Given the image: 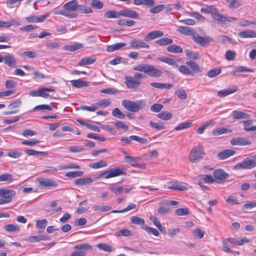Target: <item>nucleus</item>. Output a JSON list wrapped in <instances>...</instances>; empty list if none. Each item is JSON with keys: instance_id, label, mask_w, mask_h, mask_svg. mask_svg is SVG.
<instances>
[{"instance_id": "obj_31", "label": "nucleus", "mask_w": 256, "mask_h": 256, "mask_svg": "<svg viewBox=\"0 0 256 256\" xmlns=\"http://www.w3.org/2000/svg\"><path fill=\"white\" fill-rule=\"evenodd\" d=\"M93 182V180L90 178H82L75 180L74 184L76 185L83 186L90 184Z\"/></svg>"}, {"instance_id": "obj_36", "label": "nucleus", "mask_w": 256, "mask_h": 256, "mask_svg": "<svg viewBox=\"0 0 256 256\" xmlns=\"http://www.w3.org/2000/svg\"><path fill=\"white\" fill-rule=\"evenodd\" d=\"M82 46L81 44L76 43L74 44L64 46V48L66 50L74 52L82 48Z\"/></svg>"}, {"instance_id": "obj_32", "label": "nucleus", "mask_w": 256, "mask_h": 256, "mask_svg": "<svg viewBox=\"0 0 256 256\" xmlns=\"http://www.w3.org/2000/svg\"><path fill=\"white\" fill-rule=\"evenodd\" d=\"M214 176L216 179L223 180L228 177V174L222 170H216L214 172Z\"/></svg>"}, {"instance_id": "obj_7", "label": "nucleus", "mask_w": 256, "mask_h": 256, "mask_svg": "<svg viewBox=\"0 0 256 256\" xmlns=\"http://www.w3.org/2000/svg\"><path fill=\"white\" fill-rule=\"evenodd\" d=\"M124 173L122 168L120 167H114L99 174L96 176V178L100 179L104 177L106 179H108L122 175Z\"/></svg>"}, {"instance_id": "obj_26", "label": "nucleus", "mask_w": 256, "mask_h": 256, "mask_svg": "<svg viewBox=\"0 0 256 256\" xmlns=\"http://www.w3.org/2000/svg\"><path fill=\"white\" fill-rule=\"evenodd\" d=\"M126 44L124 42L117 43L112 45H110L107 46L106 48V51L108 52H112L114 51L121 49L122 48L126 46Z\"/></svg>"}, {"instance_id": "obj_19", "label": "nucleus", "mask_w": 256, "mask_h": 256, "mask_svg": "<svg viewBox=\"0 0 256 256\" xmlns=\"http://www.w3.org/2000/svg\"><path fill=\"white\" fill-rule=\"evenodd\" d=\"M130 46L134 48H149L150 46L141 40H132L130 42Z\"/></svg>"}, {"instance_id": "obj_54", "label": "nucleus", "mask_w": 256, "mask_h": 256, "mask_svg": "<svg viewBox=\"0 0 256 256\" xmlns=\"http://www.w3.org/2000/svg\"><path fill=\"white\" fill-rule=\"evenodd\" d=\"M116 234L118 236H129L131 234V232L128 229H120L116 232Z\"/></svg>"}, {"instance_id": "obj_48", "label": "nucleus", "mask_w": 256, "mask_h": 256, "mask_svg": "<svg viewBox=\"0 0 256 256\" xmlns=\"http://www.w3.org/2000/svg\"><path fill=\"white\" fill-rule=\"evenodd\" d=\"M106 166V162L103 160H101L91 164H90V167L94 169L103 168Z\"/></svg>"}, {"instance_id": "obj_22", "label": "nucleus", "mask_w": 256, "mask_h": 256, "mask_svg": "<svg viewBox=\"0 0 256 256\" xmlns=\"http://www.w3.org/2000/svg\"><path fill=\"white\" fill-rule=\"evenodd\" d=\"M238 90V88L235 86L228 88L222 90H219L218 92V96L219 97H224L230 94H232Z\"/></svg>"}, {"instance_id": "obj_11", "label": "nucleus", "mask_w": 256, "mask_h": 256, "mask_svg": "<svg viewBox=\"0 0 256 256\" xmlns=\"http://www.w3.org/2000/svg\"><path fill=\"white\" fill-rule=\"evenodd\" d=\"M124 84L126 87L130 89H136L140 84V82L134 78L130 76H124Z\"/></svg>"}, {"instance_id": "obj_15", "label": "nucleus", "mask_w": 256, "mask_h": 256, "mask_svg": "<svg viewBox=\"0 0 256 256\" xmlns=\"http://www.w3.org/2000/svg\"><path fill=\"white\" fill-rule=\"evenodd\" d=\"M162 32L160 30H154L150 32L144 37L145 42H150L158 38H161L164 36Z\"/></svg>"}, {"instance_id": "obj_27", "label": "nucleus", "mask_w": 256, "mask_h": 256, "mask_svg": "<svg viewBox=\"0 0 256 256\" xmlns=\"http://www.w3.org/2000/svg\"><path fill=\"white\" fill-rule=\"evenodd\" d=\"M72 85L76 88H82L88 86V82L80 80H74L70 81Z\"/></svg>"}, {"instance_id": "obj_1", "label": "nucleus", "mask_w": 256, "mask_h": 256, "mask_svg": "<svg viewBox=\"0 0 256 256\" xmlns=\"http://www.w3.org/2000/svg\"><path fill=\"white\" fill-rule=\"evenodd\" d=\"M78 7V2L76 0H72L64 4L63 10H60L54 12L55 14H60L70 18H76L78 14L76 13Z\"/></svg>"}, {"instance_id": "obj_14", "label": "nucleus", "mask_w": 256, "mask_h": 256, "mask_svg": "<svg viewBox=\"0 0 256 256\" xmlns=\"http://www.w3.org/2000/svg\"><path fill=\"white\" fill-rule=\"evenodd\" d=\"M55 90L52 88H39V96L42 97L44 98L54 99L55 97L50 96L47 92H52Z\"/></svg>"}, {"instance_id": "obj_30", "label": "nucleus", "mask_w": 256, "mask_h": 256, "mask_svg": "<svg viewBox=\"0 0 256 256\" xmlns=\"http://www.w3.org/2000/svg\"><path fill=\"white\" fill-rule=\"evenodd\" d=\"M130 222L132 224H136V225H140L142 226V228L144 226H146L145 224V220L144 219L138 217L137 216H132L130 218Z\"/></svg>"}, {"instance_id": "obj_35", "label": "nucleus", "mask_w": 256, "mask_h": 256, "mask_svg": "<svg viewBox=\"0 0 256 256\" xmlns=\"http://www.w3.org/2000/svg\"><path fill=\"white\" fill-rule=\"evenodd\" d=\"M157 116L162 120H168L171 119L172 117V114L168 111H162L159 113Z\"/></svg>"}, {"instance_id": "obj_61", "label": "nucleus", "mask_w": 256, "mask_h": 256, "mask_svg": "<svg viewBox=\"0 0 256 256\" xmlns=\"http://www.w3.org/2000/svg\"><path fill=\"white\" fill-rule=\"evenodd\" d=\"M13 180L12 175L10 174H4L0 176V182H12Z\"/></svg>"}, {"instance_id": "obj_38", "label": "nucleus", "mask_w": 256, "mask_h": 256, "mask_svg": "<svg viewBox=\"0 0 256 256\" xmlns=\"http://www.w3.org/2000/svg\"><path fill=\"white\" fill-rule=\"evenodd\" d=\"M77 10L82 14H88L92 13V10L90 7L86 6L84 4H78Z\"/></svg>"}, {"instance_id": "obj_37", "label": "nucleus", "mask_w": 256, "mask_h": 256, "mask_svg": "<svg viewBox=\"0 0 256 256\" xmlns=\"http://www.w3.org/2000/svg\"><path fill=\"white\" fill-rule=\"evenodd\" d=\"M172 40L168 38H162L156 41V43L160 46H166L172 44Z\"/></svg>"}, {"instance_id": "obj_5", "label": "nucleus", "mask_w": 256, "mask_h": 256, "mask_svg": "<svg viewBox=\"0 0 256 256\" xmlns=\"http://www.w3.org/2000/svg\"><path fill=\"white\" fill-rule=\"evenodd\" d=\"M204 148L201 146H194L190 152L188 158L192 162H197L202 159L204 155Z\"/></svg>"}, {"instance_id": "obj_55", "label": "nucleus", "mask_w": 256, "mask_h": 256, "mask_svg": "<svg viewBox=\"0 0 256 256\" xmlns=\"http://www.w3.org/2000/svg\"><path fill=\"white\" fill-rule=\"evenodd\" d=\"M142 229L145 230L150 234H153L156 236L159 235V232L157 230L153 228L148 226L146 225V226H144L142 227Z\"/></svg>"}, {"instance_id": "obj_2", "label": "nucleus", "mask_w": 256, "mask_h": 256, "mask_svg": "<svg viewBox=\"0 0 256 256\" xmlns=\"http://www.w3.org/2000/svg\"><path fill=\"white\" fill-rule=\"evenodd\" d=\"M133 70L144 72L152 78H159L162 75V72L154 65L148 64H140L134 66Z\"/></svg>"}, {"instance_id": "obj_4", "label": "nucleus", "mask_w": 256, "mask_h": 256, "mask_svg": "<svg viewBox=\"0 0 256 256\" xmlns=\"http://www.w3.org/2000/svg\"><path fill=\"white\" fill-rule=\"evenodd\" d=\"M158 60L165 62L168 64L172 66L175 68L178 67L179 72L183 74L186 76H193L194 74L192 71L186 66L182 65L178 66V64L174 58H170L166 56L158 57L156 58Z\"/></svg>"}, {"instance_id": "obj_29", "label": "nucleus", "mask_w": 256, "mask_h": 256, "mask_svg": "<svg viewBox=\"0 0 256 256\" xmlns=\"http://www.w3.org/2000/svg\"><path fill=\"white\" fill-rule=\"evenodd\" d=\"M166 50L169 52L174 54L182 53V46L176 44H172L168 46Z\"/></svg>"}, {"instance_id": "obj_23", "label": "nucleus", "mask_w": 256, "mask_h": 256, "mask_svg": "<svg viewBox=\"0 0 256 256\" xmlns=\"http://www.w3.org/2000/svg\"><path fill=\"white\" fill-rule=\"evenodd\" d=\"M235 152L232 150H224L218 154L219 159L223 160L234 154Z\"/></svg>"}, {"instance_id": "obj_34", "label": "nucleus", "mask_w": 256, "mask_h": 256, "mask_svg": "<svg viewBox=\"0 0 256 256\" xmlns=\"http://www.w3.org/2000/svg\"><path fill=\"white\" fill-rule=\"evenodd\" d=\"M241 38H256V32L248 30L241 32Z\"/></svg>"}, {"instance_id": "obj_60", "label": "nucleus", "mask_w": 256, "mask_h": 256, "mask_svg": "<svg viewBox=\"0 0 256 256\" xmlns=\"http://www.w3.org/2000/svg\"><path fill=\"white\" fill-rule=\"evenodd\" d=\"M96 246L101 250L108 252H112V247L106 244H97Z\"/></svg>"}, {"instance_id": "obj_62", "label": "nucleus", "mask_w": 256, "mask_h": 256, "mask_svg": "<svg viewBox=\"0 0 256 256\" xmlns=\"http://www.w3.org/2000/svg\"><path fill=\"white\" fill-rule=\"evenodd\" d=\"M177 216H182L189 214V210L188 208H179L176 210Z\"/></svg>"}, {"instance_id": "obj_41", "label": "nucleus", "mask_w": 256, "mask_h": 256, "mask_svg": "<svg viewBox=\"0 0 256 256\" xmlns=\"http://www.w3.org/2000/svg\"><path fill=\"white\" fill-rule=\"evenodd\" d=\"M96 104L97 108L98 109L100 108H104L109 106L111 104V102L110 100L108 99H102Z\"/></svg>"}, {"instance_id": "obj_57", "label": "nucleus", "mask_w": 256, "mask_h": 256, "mask_svg": "<svg viewBox=\"0 0 256 256\" xmlns=\"http://www.w3.org/2000/svg\"><path fill=\"white\" fill-rule=\"evenodd\" d=\"M130 138L131 140L137 141L141 144H146L148 142L146 139L134 135L130 136Z\"/></svg>"}, {"instance_id": "obj_51", "label": "nucleus", "mask_w": 256, "mask_h": 256, "mask_svg": "<svg viewBox=\"0 0 256 256\" xmlns=\"http://www.w3.org/2000/svg\"><path fill=\"white\" fill-rule=\"evenodd\" d=\"M90 5L96 8L101 9L104 6L103 3L99 0H90Z\"/></svg>"}, {"instance_id": "obj_44", "label": "nucleus", "mask_w": 256, "mask_h": 256, "mask_svg": "<svg viewBox=\"0 0 256 256\" xmlns=\"http://www.w3.org/2000/svg\"><path fill=\"white\" fill-rule=\"evenodd\" d=\"M178 31L180 33L185 35H191L193 33V30L186 26H180L178 29Z\"/></svg>"}, {"instance_id": "obj_21", "label": "nucleus", "mask_w": 256, "mask_h": 256, "mask_svg": "<svg viewBox=\"0 0 256 256\" xmlns=\"http://www.w3.org/2000/svg\"><path fill=\"white\" fill-rule=\"evenodd\" d=\"M4 63L10 67L16 68V61L14 56L8 54L4 56Z\"/></svg>"}, {"instance_id": "obj_47", "label": "nucleus", "mask_w": 256, "mask_h": 256, "mask_svg": "<svg viewBox=\"0 0 256 256\" xmlns=\"http://www.w3.org/2000/svg\"><path fill=\"white\" fill-rule=\"evenodd\" d=\"M120 16H121V14H120V12H118L114 10L107 11L104 14V16L108 18H118Z\"/></svg>"}, {"instance_id": "obj_8", "label": "nucleus", "mask_w": 256, "mask_h": 256, "mask_svg": "<svg viewBox=\"0 0 256 256\" xmlns=\"http://www.w3.org/2000/svg\"><path fill=\"white\" fill-rule=\"evenodd\" d=\"M212 18L214 20V22L222 26H226L228 24V22L234 21L236 18H228L224 15L218 12L216 9L214 14H212Z\"/></svg>"}, {"instance_id": "obj_18", "label": "nucleus", "mask_w": 256, "mask_h": 256, "mask_svg": "<svg viewBox=\"0 0 256 256\" xmlns=\"http://www.w3.org/2000/svg\"><path fill=\"white\" fill-rule=\"evenodd\" d=\"M168 189L184 191L188 189L186 186L181 185L180 182L177 180L170 182L168 183Z\"/></svg>"}, {"instance_id": "obj_53", "label": "nucleus", "mask_w": 256, "mask_h": 256, "mask_svg": "<svg viewBox=\"0 0 256 256\" xmlns=\"http://www.w3.org/2000/svg\"><path fill=\"white\" fill-rule=\"evenodd\" d=\"M150 125L151 128L156 130H162L164 128V125L162 122L156 123L152 121H150Z\"/></svg>"}, {"instance_id": "obj_12", "label": "nucleus", "mask_w": 256, "mask_h": 256, "mask_svg": "<svg viewBox=\"0 0 256 256\" xmlns=\"http://www.w3.org/2000/svg\"><path fill=\"white\" fill-rule=\"evenodd\" d=\"M256 156L254 157H248L241 162V168L251 169L256 166Z\"/></svg>"}, {"instance_id": "obj_25", "label": "nucleus", "mask_w": 256, "mask_h": 256, "mask_svg": "<svg viewBox=\"0 0 256 256\" xmlns=\"http://www.w3.org/2000/svg\"><path fill=\"white\" fill-rule=\"evenodd\" d=\"M244 125V129L246 131H254L256 130V126H252L253 120H248L241 122Z\"/></svg>"}, {"instance_id": "obj_49", "label": "nucleus", "mask_w": 256, "mask_h": 256, "mask_svg": "<svg viewBox=\"0 0 256 256\" xmlns=\"http://www.w3.org/2000/svg\"><path fill=\"white\" fill-rule=\"evenodd\" d=\"M84 174V172L81 170L74 171L66 172L65 176L68 178H76L82 176Z\"/></svg>"}, {"instance_id": "obj_28", "label": "nucleus", "mask_w": 256, "mask_h": 256, "mask_svg": "<svg viewBox=\"0 0 256 256\" xmlns=\"http://www.w3.org/2000/svg\"><path fill=\"white\" fill-rule=\"evenodd\" d=\"M150 85L158 89H170L172 87V85L169 84L160 83L153 82L150 84Z\"/></svg>"}, {"instance_id": "obj_24", "label": "nucleus", "mask_w": 256, "mask_h": 256, "mask_svg": "<svg viewBox=\"0 0 256 256\" xmlns=\"http://www.w3.org/2000/svg\"><path fill=\"white\" fill-rule=\"evenodd\" d=\"M186 64L188 66H190L194 72L200 73L202 72V68L200 67L198 64L192 60L187 61Z\"/></svg>"}, {"instance_id": "obj_56", "label": "nucleus", "mask_w": 256, "mask_h": 256, "mask_svg": "<svg viewBox=\"0 0 256 256\" xmlns=\"http://www.w3.org/2000/svg\"><path fill=\"white\" fill-rule=\"evenodd\" d=\"M192 124V123L191 122L180 123L174 128V130H181L188 128H190Z\"/></svg>"}, {"instance_id": "obj_39", "label": "nucleus", "mask_w": 256, "mask_h": 256, "mask_svg": "<svg viewBox=\"0 0 256 256\" xmlns=\"http://www.w3.org/2000/svg\"><path fill=\"white\" fill-rule=\"evenodd\" d=\"M111 207L108 205H102V206H98V205H94L92 206V208L94 211H98V212H107L110 210L111 209Z\"/></svg>"}, {"instance_id": "obj_9", "label": "nucleus", "mask_w": 256, "mask_h": 256, "mask_svg": "<svg viewBox=\"0 0 256 256\" xmlns=\"http://www.w3.org/2000/svg\"><path fill=\"white\" fill-rule=\"evenodd\" d=\"M92 247L88 244H83L75 246L74 249L76 250L71 254L70 256H86V253L82 250H91Z\"/></svg>"}, {"instance_id": "obj_46", "label": "nucleus", "mask_w": 256, "mask_h": 256, "mask_svg": "<svg viewBox=\"0 0 256 256\" xmlns=\"http://www.w3.org/2000/svg\"><path fill=\"white\" fill-rule=\"evenodd\" d=\"M112 114L114 116L121 120L124 119L125 118V115L118 108H114Z\"/></svg>"}, {"instance_id": "obj_64", "label": "nucleus", "mask_w": 256, "mask_h": 256, "mask_svg": "<svg viewBox=\"0 0 256 256\" xmlns=\"http://www.w3.org/2000/svg\"><path fill=\"white\" fill-rule=\"evenodd\" d=\"M176 94L178 98L182 100H185L187 97L186 92L182 88H180L176 90Z\"/></svg>"}, {"instance_id": "obj_20", "label": "nucleus", "mask_w": 256, "mask_h": 256, "mask_svg": "<svg viewBox=\"0 0 256 256\" xmlns=\"http://www.w3.org/2000/svg\"><path fill=\"white\" fill-rule=\"evenodd\" d=\"M121 16L132 18H138L139 14L136 11L128 8L123 9L120 11Z\"/></svg>"}, {"instance_id": "obj_13", "label": "nucleus", "mask_w": 256, "mask_h": 256, "mask_svg": "<svg viewBox=\"0 0 256 256\" xmlns=\"http://www.w3.org/2000/svg\"><path fill=\"white\" fill-rule=\"evenodd\" d=\"M194 41L201 46L208 45L213 42L212 38L208 36L203 37L202 36H196L194 37Z\"/></svg>"}, {"instance_id": "obj_63", "label": "nucleus", "mask_w": 256, "mask_h": 256, "mask_svg": "<svg viewBox=\"0 0 256 256\" xmlns=\"http://www.w3.org/2000/svg\"><path fill=\"white\" fill-rule=\"evenodd\" d=\"M108 188L116 194H118L122 192L124 190L122 186H109Z\"/></svg>"}, {"instance_id": "obj_52", "label": "nucleus", "mask_w": 256, "mask_h": 256, "mask_svg": "<svg viewBox=\"0 0 256 256\" xmlns=\"http://www.w3.org/2000/svg\"><path fill=\"white\" fill-rule=\"evenodd\" d=\"M26 154L29 156H46L47 153L44 152H38L33 150H25Z\"/></svg>"}, {"instance_id": "obj_10", "label": "nucleus", "mask_w": 256, "mask_h": 256, "mask_svg": "<svg viewBox=\"0 0 256 256\" xmlns=\"http://www.w3.org/2000/svg\"><path fill=\"white\" fill-rule=\"evenodd\" d=\"M240 241L238 238H228L223 241L222 250L226 252H231L230 248L233 246H240Z\"/></svg>"}, {"instance_id": "obj_45", "label": "nucleus", "mask_w": 256, "mask_h": 256, "mask_svg": "<svg viewBox=\"0 0 256 256\" xmlns=\"http://www.w3.org/2000/svg\"><path fill=\"white\" fill-rule=\"evenodd\" d=\"M96 61V60L88 57H86L82 58L79 62L78 65L80 66L90 64H93Z\"/></svg>"}, {"instance_id": "obj_50", "label": "nucleus", "mask_w": 256, "mask_h": 256, "mask_svg": "<svg viewBox=\"0 0 256 256\" xmlns=\"http://www.w3.org/2000/svg\"><path fill=\"white\" fill-rule=\"evenodd\" d=\"M256 206V202H250L242 206V210L246 212H248L252 208H255Z\"/></svg>"}, {"instance_id": "obj_16", "label": "nucleus", "mask_w": 256, "mask_h": 256, "mask_svg": "<svg viewBox=\"0 0 256 256\" xmlns=\"http://www.w3.org/2000/svg\"><path fill=\"white\" fill-rule=\"evenodd\" d=\"M38 181L40 186L44 187H56L58 186L57 182L50 178H39Z\"/></svg>"}, {"instance_id": "obj_17", "label": "nucleus", "mask_w": 256, "mask_h": 256, "mask_svg": "<svg viewBox=\"0 0 256 256\" xmlns=\"http://www.w3.org/2000/svg\"><path fill=\"white\" fill-rule=\"evenodd\" d=\"M140 160V158L138 156H127L126 157V159L125 161L126 162L129 163L132 166L144 168V166L143 164H137L138 162Z\"/></svg>"}, {"instance_id": "obj_59", "label": "nucleus", "mask_w": 256, "mask_h": 256, "mask_svg": "<svg viewBox=\"0 0 256 256\" xmlns=\"http://www.w3.org/2000/svg\"><path fill=\"white\" fill-rule=\"evenodd\" d=\"M221 72L220 68H214L208 72L207 76L209 78H214L218 75Z\"/></svg>"}, {"instance_id": "obj_42", "label": "nucleus", "mask_w": 256, "mask_h": 256, "mask_svg": "<svg viewBox=\"0 0 256 256\" xmlns=\"http://www.w3.org/2000/svg\"><path fill=\"white\" fill-rule=\"evenodd\" d=\"M47 223L48 222L46 219L37 220L36 222V227L40 230V232H41L45 228Z\"/></svg>"}, {"instance_id": "obj_3", "label": "nucleus", "mask_w": 256, "mask_h": 256, "mask_svg": "<svg viewBox=\"0 0 256 256\" xmlns=\"http://www.w3.org/2000/svg\"><path fill=\"white\" fill-rule=\"evenodd\" d=\"M122 105L126 110L136 112L146 107V101L144 100L132 101L128 100H124L122 102Z\"/></svg>"}, {"instance_id": "obj_6", "label": "nucleus", "mask_w": 256, "mask_h": 256, "mask_svg": "<svg viewBox=\"0 0 256 256\" xmlns=\"http://www.w3.org/2000/svg\"><path fill=\"white\" fill-rule=\"evenodd\" d=\"M16 195L15 191L12 190L0 188V205L8 204L12 201V198Z\"/></svg>"}, {"instance_id": "obj_40", "label": "nucleus", "mask_w": 256, "mask_h": 256, "mask_svg": "<svg viewBox=\"0 0 256 256\" xmlns=\"http://www.w3.org/2000/svg\"><path fill=\"white\" fill-rule=\"evenodd\" d=\"M186 54L190 59L197 60L200 58V55L198 52L189 50H186Z\"/></svg>"}, {"instance_id": "obj_58", "label": "nucleus", "mask_w": 256, "mask_h": 256, "mask_svg": "<svg viewBox=\"0 0 256 256\" xmlns=\"http://www.w3.org/2000/svg\"><path fill=\"white\" fill-rule=\"evenodd\" d=\"M164 8L165 6L164 4H159L150 8V12L151 13L157 14L164 10Z\"/></svg>"}, {"instance_id": "obj_43", "label": "nucleus", "mask_w": 256, "mask_h": 256, "mask_svg": "<svg viewBox=\"0 0 256 256\" xmlns=\"http://www.w3.org/2000/svg\"><path fill=\"white\" fill-rule=\"evenodd\" d=\"M216 8L212 6H208L205 7H202L200 8V12L203 13L210 14L212 16V14H214Z\"/></svg>"}, {"instance_id": "obj_33", "label": "nucleus", "mask_w": 256, "mask_h": 256, "mask_svg": "<svg viewBox=\"0 0 256 256\" xmlns=\"http://www.w3.org/2000/svg\"><path fill=\"white\" fill-rule=\"evenodd\" d=\"M232 130L225 128H218L214 130L212 133L214 136H219L224 134L231 132Z\"/></svg>"}]
</instances>
